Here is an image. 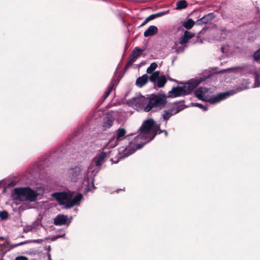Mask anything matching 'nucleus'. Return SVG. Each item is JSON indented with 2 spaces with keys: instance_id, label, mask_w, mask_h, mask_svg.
<instances>
[{
  "instance_id": "nucleus-10",
  "label": "nucleus",
  "mask_w": 260,
  "mask_h": 260,
  "mask_svg": "<svg viewBox=\"0 0 260 260\" xmlns=\"http://www.w3.org/2000/svg\"><path fill=\"white\" fill-rule=\"evenodd\" d=\"M208 88L201 87L195 91L194 94L199 100L207 101L209 98L208 96Z\"/></svg>"
},
{
  "instance_id": "nucleus-35",
  "label": "nucleus",
  "mask_w": 260,
  "mask_h": 260,
  "mask_svg": "<svg viewBox=\"0 0 260 260\" xmlns=\"http://www.w3.org/2000/svg\"><path fill=\"white\" fill-rule=\"evenodd\" d=\"M260 86V82L258 81V77L257 75L256 74L255 80V83H254V87H258Z\"/></svg>"
},
{
  "instance_id": "nucleus-25",
  "label": "nucleus",
  "mask_w": 260,
  "mask_h": 260,
  "mask_svg": "<svg viewBox=\"0 0 260 260\" xmlns=\"http://www.w3.org/2000/svg\"><path fill=\"white\" fill-rule=\"evenodd\" d=\"M118 140L115 137H113L108 143L106 147L108 148H113L115 147L118 145Z\"/></svg>"
},
{
  "instance_id": "nucleus-3",
  "label": "nucleus",
  "mask_w": 260,
  "mask_h": 260,
  "mask_svg": "<svg viewBox=\"0 0 260 260\" xmlns=\"http://www.w3.org/2000/svg\"><path fill=\"white\" fill-rule=\"evenodd\" d=\"M168 96L163 91L151 94L148 98V103L144 107L145 112H149L152 109L161 110L165 108L167 103Z\"/></svg>"
},
{
  "instance_id": "nucleus-9",
  "label": "nucleus",
  "mask_w": 260,
  "mask_h": 260,
  "mask_svg": "<svg viewBox=\"0 0 260 260\" xmlns=\"http://www.w3.org/2000/svg\"><path fill=\"white\" fill-rule=\"evenodd\" d=\"M146 101V99L144 96L134 97L127 101V103L129 106L134 108H144V102Z\"/></svg>"
},
{
  "instance_id": "nucleus-55",
  "label": "nucleus",
  "mask_w": 260,
  "mask_h": 260,
  "mask_svg": "<svg viewBox=\"0 0 260 260\" xmlns=\"http://www.w3.org/2000/svg\"><path fill=\"white\" fill-rule=\"evenodd\" d=\"M0 260H4V259H3V258H1Z\"/></svg>"
},
{
  "instance_id": "nucleus-11",
  "label": "nucleus",
  "mask_w": 260,
  "mask_h": 260,
  "mask_svg": "<svg viewBox=\"0 0 260 260\" xmlns=\"http://www.w3.org/2000/svg\"><path fill=\"white\" fill-rule=\"evenodd\" d=\"M215 17V16L213 13H208L198 19L196 21V24L198 25L206 24L211 22Z\"/></svg>"
},
{
  "instance_id": "nucleus-39",
  "label": "nucleus",
  "mask_w": 260,
  "mask_h": 260,
  "mask_svg": "<svg viewBox=\"0 0 260 260\" xmlns=\"http://www.w3.org/2000/svg\"><path fill=\"white\" fill-rule=\"evenodd\" d=\"M149 20H150L149 19V17H147L146 18V19L144 20V21L140 25V26H142L145 25Z\"/></svg>"
},
{
  "instance_id": "nucleus-53",
  "label": "nucleus",
  "mask_w": 260,
  "mask_h": 260,
  "mask_svg": "<svg viewBox=\"0 0 260 260\" xmlns=\"http://www.w3.org/2000/svg\"><path fill=\"white\" fill-rule=\"evenodd\" d=\"M0 239L4 240V237H0Z\"/></svg>"
},
{
  "instance_id": "nucleus-24",
  "label": "nucleus",
  "mask_w": 260,
  "mask_h": 260,
  "mask_svg": "<svg viewBox=\"0 0 260 260\" xmlns=\"http://www.w3.org/2000/svg\"><path fill=\"white\" fill-rule=\"evenodd\" d=\"M159 71H155L151 73V75L149 77L150 81L154 84L159 77Z\"/></svg>"
},
{
  "instance_id": "nucleus-48",
  "label": "nucleus",
  "mask_w": 260,
  "mask_h": 260,
  "mask_svg": "<svg viewBox=\"0 0 260 260\" xmlns=\"http://www.w3.org/2000/svg\"><path fill=\"white\" fill-rule=\"evenodd\" d=\"M19 246L18 243L14 244V246H13V247H16V246Z\"/></svg>"
},
{
  "instance_id": "nucleus-16",
  "label": "nucleus",
  "mask_w": 260,
  "mask_h": 260,
  "mask_svg": "<svg viewBox=\"0 0 260 260\" xmlns=\"http://www.w3.org/2000/svg\"><path fill=\"white\" fill-rule=\"evenodd\" d=\"M157 31L158 29L156 26L154 25H151L144 32V36L146 38L149 36H154L157 34Z\"/></svg>"
},
{
  "instance_id": "nucleus-17",
  "label": "nucleus",
  "mask_w": 260,
  "mask_h": 260,
  "mask_svg": "<svg viewBox=\"0 0 260 260\" xmlns=\"http://www.w3.org/2000/svg\"><path fill=\"white\" fill-rule=\"evenodd\" d=\"M144 51L143 49H140L138 47H136L133 50V52L130 56L129 59L135 62V59L141 55L142 52Z\"/></svg>"
},
{
  "instance_id": "nucleus-51",
  "label": "nucleus",
  "mask_w": 260,
  "mask_h": 260,
  "mask_svg": "<svg viewBox=\"0 0 260 260\" xmlns=\"http://www.w3.org/2000/svg\"><path fill=\"white\" fill-rule=\"evenodd\" d=\"M221 51L223 52L224 48L223 47H221Z\"/></svg>"
},
{
  "instance_id": "nucleus-54",
  "label": "nucleus",
  "mask_w": 260,
  "mask_h": 260,
  "mask_svg": "<svg viewBox=\"0 0 260 260\" xmlns=\"http://www.w3.org/2000/svg\"><path fill=\"white\" fill-rule=\"evenodd\" d=\"M118 190H119L118 189V190H116V192H118Z\"/></svg>"
},
{
  "instance_id": "nucleus-1",
  "label": "nucleus",
  "mask_w": 260,
  "mask_h": 260,
  "mask_svg": "<svg viewBox=\"0 0 260 260\" xmlns=\"http://www.w3.org/2000/svg\"><path fill=\"white\" fill-rule=\"evenodd\" d=\"M138 131L139 133L134 140L137 149H141L145 144L153 140L156 135L161 133L160 124H155L152 118L145 120Z\"/></svg>"
},
{
  "instance_id": "nucleus-14",
  "label": "nucleus",
  "mask_w": 260,
  "mask_h": 260,
  "mask_svg": "<svg viewBox=\"0 0 260 260\" xmlns=\"http://www.w3.org/2000/svg\"><path fill=\"white\" fill-rule=\"evenodd\" d=\"M195 36V34L190 31L185 30L182 35L179 39V43L180 45H185L189 40L192 39Z\"/></svg>"
},
{
  "instance_id": "nucleus-37",
  "label": "nucleus",
  "mask_w": 260,
  "mask_h": 260,
  "mask_svg": "<svg viewBox=\"0 0 260 260\" xmlns=\"http://www.w3.org/2000/svg\"><path fill=\"white\" fill-rule=\"evenodd\" d=\"M42 241H43V239H36V240H33L31 241L30 242L34 243L40 244L42 243Z\"/></svg>"
},
{
  "instance_id": "nucleus-23",
  "label": "nucleus",
  "mask_w": 260,
  "mask_h": 260,
  "mask_svg": "<svg viewBox=\"0 0 260 260\" xmlns=\"http://www.w3.org/2000/svg\"><path fill=\"white\" fill-rule=\"evenodd\" d=\"M194 24H196V22L192 19L189 18L184 22L183 26L187 29H190L193 27Z\"/></svg>"
},
{
  "instance_id": "nucleus-30",
  "label": "nucleus",
  "mask_w": 260,
  "mask_h": 260,
  "mask_svg": "<svg viewBox=\"0 0 260 260\" xmlns=\"http://www.w3.org/2000/svg\"><path fill=\"white\" fill-rule=\"evenodd\" d=\"M7 246V244L6 243H4L3 244H0V255L3 256L5 255V254L8 251V250L5 249V247Z\"/></svg>"
},
{
  "instance_id": "nucleus-26",
  "label": "nucleus",
  "mask_w": 260,
  "mask_h": 260,
  "mask_svg": "<svg viewBox=\"0 0 260 260\" xmlns=\"http://www.w3.org/2000/svg\"><path fill=\"white\" fill-rule=\"evenodd\" d=\"M169 10L161 11V12H159L157 13L150 15V16H148V17H149V19L151 20L153 19L156 17H160L162 15H164L165 14H167L169 13Z\"/></svg>"
},
{
  "instance_id": "nucleus-21",
  "label": "nucleus",
  "mask_w": 260,
  "mask_h": 260,
  "mask_svg": "<svg viewBox=\"0 0 260 260\" xmlns=\"http://www.w3.org/2000/svg\"><path fill=\"white\" fill-rule=\"evenodd\" d=\"M180 44L178 42H175L174 45L172 47V49L175 50V51L177 53H180L183 52L185 49L187 47L186 45H184L183 46H180L179 45Z\"/></svg>"
},
{
  "instance_id": "nucleus-36",
  "label": "nucleus",
  "mask_w": 260,
  "mask_h": 260,
  "mask_svg": "<svg viewBox=\"0 0 260 260\" xmlns=\"http://www.w3.org/2000/svg\"><path fill=\"white\" fill-rule=\"evenodd\" d=\"M15 260H28V258L24 256H18L15 258Z\"/></svg>"
},
{
  "instance_id": "nucleus-46",
  "label": "nucleus",
  "mask_w": 260,
  "mask_h": 260,
  "mask_svg": "<svg viewBox=\"0 0 260 260\" xmlns=\"http://www.w3.org/2000/svg\"><path fill=\"white\" fill-rule=\"evenodd\" d=\"M130 66L129 65H127V64H126L125 67H124V68L125 70H127Z\"/></svg>"
},
{
  "instance_id": "nucleus-33",
  "label": "nucleus",
  "mask_w": 260,
  "mask_h": 260,
  "mask_svg": "<svg viewBox=\"0 0 260 260\" xmlns=\"http://www.w3.org/2000/svg\"><path fill=\"white\" fill-rule=\"evenodd\" d=\"M195 106L201 108V109H202L204 111H206L208 110V105H203L201 104H199V103H196L195 104Z\"/></svg>"
},
{
  "instance_id": "nucleus-8",
  "label": "nucleus",
  "mask_w": 260,
  "mask_h": 260,
  "mask_svg": "<svg viewBox=\"0 0 260 260\" xmlns=\"http://www.w3.org/2000/svg\"><path fill=\"white\" fill-rule=\"evenodd\" d=\"M86 169L83 166L79 165L74 168L69 169L68 177L72 181H76L86 173Z\"/></svg>"
},
{
  "instance_id": "nucleus-31",
  "label": "nucleus",
  "mask_w": 260,
  "mask_h": 260,
  "mask_svg": "<svg viewBox=\"0 0 260 260\" xmlns=\"http://www.w3.org/2000/svg\"><path fill=\"white\" fill-rule=\"evenodd\" d=\"M9 217L8 212L5 210L0 211V218L2 220L7 219Z\"/></svg>"
},
{
  "instance_id": "nucleus-28",
  "label": "nucleus",
  "mask_w": 260,
  "mask_h": 260,
  "mask_svg": "<svg viewBox=\"0 0 260 260\" xmlns=\"http://www.w3.org/2000/svg\"><path fill=\"white\" fill-rule=\"evenodd\" d=\"M157 64L156 62H152L150 64V66L147 69V72L148 74H151L156 69Z\"/></svg>"
},
{
  "instance_id": "nucleus-40",
  "label": "nucleus",
  "mask_w": 260,
  "mask_h": 260,
  "mask_svg": "<svg viewBox=\"0 0 260 260\" xmlns=\"http://www.w3.org/2000/svg\"><path fill=\"white\" fill-rule=\"evenodd\" d=\"M169 80L171 81L176 82H177L178 84H183V83H182L181 82H178L176 80L173 79H172L171 78H169Z\"/></svg>"
},
{
  "instance_id": "nucleus-13",
  "label": "nucleus",
  "mask_w": 260,
  "mask_h": 260,
  "mask_svg": "<svg viewBox=\"0 0 260 260\" xmlns=\"http://www.w3.org/2000/svg\"><path fill=\"white\" fill-rule=\"evenodd\" d=\"M54 223L56 225H69L70 221L68 220V216L64 214H59L54 219Z\"/></svg>"
},
{
  "instance_id": "nucleus-42",
  "label": "nucleus",
  "mask_w": 260,
  "mask_h": 260,
  "mask_svg": "<svg viewBox=\"0 0 260 260\" xmlns=\"http://www.w3.org/2000/svg\"><path fill=\"white\" fill-rule=\"evenodd\" d=\"M134 62L133 61V60H131L130 59H129V60L127 61V62L126 63V64H127V65H129V66H132L133 64V63H134Z\"/></svg>"
},
{
  "instance_id": "nucleus-27",
  "label": "nucleus",
  "mask_w": 260,
  "mask_h": 260,
  "mask_svg": "<svg viewBox=\"0 0 260 260\" xmlns=\"http://www.w3.org/2000/svg\"><path fill=\"white\" fill-rule=\"evenodd\" d=\"M187 7V3L185 0L179 1L176 4V8L178 10L185 9Z\"/></svg>"
},
{
  "instance_id": "nucleus-41",
  "label": "nucleus",
  "mask_w": 260,
  "mask_h": 260,
  "mask_svg": "<svg viewBox=\"0 0 260 260\" xmlns=\"http://www.w3.org/2000/svg\"><path fill=\"white\" fill-rule=\"evenodd\" d=\"M29 243V242L27 241H23V242H21L20 243H18V245L19 246L20 245H23V244H27V243Z\"/></svg>"
},
{
  "instance_id": "nucleus-44",
  "label": "nucleus",
  "mask_w": 260,
  "mask_h": 260,
  "mask_svg": "<svg viewBox=\"0 0 260 260\" xmlns=\"http://www.w3.org/2000/svg\"><path fill=\"white\" fill-rule=\"evenodd\" d=\"M161 133H164L165 134V136L166 137L168 136V132H167V131L166 130H165V129L161 130Z\"/></svg>"
},
{
  "instance_id": "nucleus-6",
  "label": "nucleus",
  "mask_w": 260,
  "mask_h": 260,
  "mask_svg": "<svg viewBox=\"0 0 260 260\" xmlns=\"http://www.w3.org/2000/svg\"><path fill=\"white\" fill-rule=\"evenodd\" d=\"M14 190L15 194L22 201L35 202L37 199L38 194L29 187H18Z\"/></svg>"
},
{
  "instance_id": "nucleus-49",
  "label": "nucleus",
  "mask_w": 260,
  "mask_h": 260,
  "mask_svg": "<svg viewBox=\"0 0 260 260\" xmlns=\"http://www.w3.org/2000/svg\"><path fill=\"white\" fill-rule=\"evenodd\" d=\"M234 68H229L228 69L226 70V71H230V70H233Z\"/></svg>"
},
{
  "instance_id": "nucleus-29",
  "label": "nucleus",
  "mask_w": 260,
  "mask_h": 260,
  "mask_svg": "<svg viewBox=\"0 0 260 260\" xmlns=\"http://www.w3.org/2000/svg\"><path fill=\"white\" fill-rule=\"evenodd\" d=\"M65 152H67V151L65 150V149H61L59 148L56 151H55L51 155H50V158L51 157H55L56 155H58L60 154V153H62V154H64Z\"/></svg>"
},
{
  "instance_id": "nucleus-19",
  "label": "nucleus",
  "mask_w": 260,
  "mask_h": 260,
  "mask_svg": "<svg viewBox=\"0 0 260 260\" xmlns=\"http://www.w3.org/2000/svg\"><path fill=\"white\" fill-rule=\"evenodd\" d=\"M148 76L144 74L139 77L136 80V85L139 87L143 86L148 81Z\"/></svg>"
},
{
  "instance_id": "nucleus-18",
  "label": "nucleus",
  "mask_w": 260,
  "mask_h": 260,
  "mask_svg": "<svg viewBox=\"0 0 260 260\" xmlns=\"http://www.w3.org/2000/svg\"><path fill=\"white\" fill-rule=\"evenodd\" d=\"M167 82L165 75L159 76L155 83L154 84L155 88L163 87Z\"/></svg>"
},
{
  "instance_id": "nucleus-52",
  "label": "nucleus",
  "mask_w": 260,
  "mask_h": 260,
  "mask_svg": "<svg viewBox=\"0 0 260 260\" xmlns=\"http://www.w3.org/2000/svg\"><path fill=\"white\" fill-rule=\"evenodd\" d=\"M133 134H131V135H128V136H126V137H130L131 136H133Z\"/></svg>"
},
{
  "instance_id": "nucleus-4",
  "label": "nucleus",
  "mask_w": 260,
  "mask_h": 260,
  "mask_svg": "<svg viewBox=\"0 0 260 260\" xmlns=\"http://www.w3.org/2000/svg\"><path fill=\"white\" fill-rule=\"evenodd\" d=\"M53 196L60 205L64 206L67 209L78 205L83 198L82 194L79 193L72 199V194L66 192H55L53 194Z\"/></svg>"
},
{
  "instance_id": "nucleus-45",
  "label": "nucleus",
  "mask_w": 260,
  "mask_h": 260,
  "mask_svg": "<svg viewBox=\"0 0 260 260\" xmlns=\"http://www.w3.org/2000/svg\"><path fill=\"white\" fill-rule=\"evenodd\" d=\"M47 249L48 250L49 252L51 251V248L50 246H48L47 248Z\"/></svg>"
},
{
  "instance_id": "nucleus-47",
  "label": "nucleus",
  "mask_w": 260,
  "mask_h": 260,
  "mask_svg": "<svg viewBox=\"0 0 260 260\" xmlns=\"http://www.w3.org/2000/svg\"><path fill=\"white\" fill-rule=\"evenodd\" d=\"M39 168L41 167L42 166H43V163L42 162H39ZM38 168H39V167H38Z\"/></svg>"
},
{
  "instance_id": "nucleus-43",
  "label": "nucleus",
  "mask_w": 260,
  "mask_h": 260,
  "mask_svg": "<svg viewBox=\"0 0 260 260\" xmlns=\"http://www.w3.org/2000/svg\"><path fill=\"white\" fill-rule=\"evenodd\" d=\"M47 254V257H48V260H52V259H51V254H50V252H48V253H47V254Z\"/></svg>"
},
{
  "instance_id": "nucleus-50",
  "label": "nucleus",
  "mask_w": 260,
  "mask_h": 260,
  "mask_svg": "<svg viewBox=\"0 0 260 260\" xmlns=\"http://www.w3.org/2000/svg\"><path fill=\"white\" fill-rule=\"evenodd\" d=\"M50 159V158H47V159H45L44 160V162H45L47 161V160H48H48H49Z\"/></svg>"
},
{
  "instance_id": "nucleus-20",
  "label": "nucleus",
  "mask_w": 260,
  "mask_h": 260,
  "mask_svg": "<svg viewBox=\"0 0 260 260\" xmlns=\"http://www.w3.org/2000/svg\"><path fill=\"white\" fill-rule=\"evenodd\" d=\"M114 119L111 116H106L104 119L103 127L104 129L110 128L113 125Z\"/></svg>"
},
{
  "instance_id": "nucleus-5",
  "label": "nucleus",
  "mask_w": 260,
  "mask_h": 260,
  "mask_svg": "<svg viewBox=\"0 0 260 260\" xmlns=\"http://www.w3.org/2000/svg\"><path fill=\"white\" fill-rule=\"evenodd\" d=\"M183 102H184V101L174 102L170 105L169 109L164 110L161 113V119L162 120L167 122L172 116L177 114L184 110L186 106L182 103Z\"/></svg>"
},
{
  "instance_id": "nucleus-15",
  "label": "nucleus",
  "mask_w": 260,
  "mask_h": 260,
  "mask_svg": "<svg viewBox=\"0 0 260 260\" xmlns=\"http://www.w3.org/2000/svg\"><path fill=\"white\" fill-rule=\"evenodd\" d=\"M115 82V80L113 79L109 84L102 98L100 100L101 103H103L109 96V94L114 88Z\"/></svg>"
},
{
  "instance_id": "nucleus-7",
  "label": "nucleus",
  "mask_w": 260,
  "mask_h": 260,
  "mask_svg": "<svg viewBox=\"0 0 260 260\" xmlns=\"http://www.w3.org/2000/svg\"><path fill=\"white\" fill-rule=\"evenodd\" d=\"M106 157V153L102 151L99 155L94 157L92 162L88 168V171L91 172L95 175L98 172V167H100L104 161Z\"/></svg>"
},
{
  "instance_id": "nucleus-2",
  "label": "nucleus",
  "mask_w": 260,
  "mask_h": 260,
  "mask_svg": "<svg viewBox=\"0 0 260 260\" xmlns=\"http://www.w3.org/2000/svg\"><path fill=\"white\" fill-rule=\"evenodd\" d=\"M202 81L201 78L190 80L184 83L182 86L173 87L172 90L168 92L167 95L168 98H173L189 94Z\"/></svg>"
},
{
  "instance_id": "nucleus-12",
  "label": "nucleus",
  "mask_w": 260,
  "mask_h": 260,
  "mask_svg": "<svg viewBox=\"0 0 260 260\" xmlns=\"http://www.w3.org/2000/svg\"><path fill=\"white\" fill-rule=\"evenodd\" d=\"M231 95L230 92H225L223 93H219L217 95H214L212 97L208 98V102L210 104H215L223 100Z\"/></svg>"
},
{
  "instance_id": "nucleus-22",
  "label": "nucleus",
  "mask_w": 260,
  "mask_h": 260,
  "mask_svg": "<svg viewBox=\"0 0 260 260\" xmlns=\"http://www.w3.org/2000/svg\"><path fill=\"white\" fill-rule=\"evenodd\" d=\"M116 136L115 137L118 141L126 134V131L124 128H119L116 131Z\"/></svg>"
},
{
  "instance_id": "nucleus-38",
  "label": "nucleus",
  "mask_w": 260,
  "mask_h": 260,
  "mask_svg": "<svg viewBox=\"0 0 260 260\" xmlns=\"http://www.w3.org/2000/svg\"><path fill=\"white\" fill-rule=\"evenodd\" d=\"M134 152V150H132V151L131 150H129L127 152V154L126 155H125L124 156H120V158H124L125 157H126V156H128L129 155H131L132 153H133Z\"/></svg>"
},
{
  "instance_id": "nucleus-32",
  "label": "nucleus",
  "mask_w": 260,
  "mask_h": 260,
  "mask_svg": "<svg viewBox=\"0 0 260 260\" xmlns=\"http://www.w3.org/2000/svg\"><path fill=\"white\" fill-rule=\"evenodd\" d=\"M253 57L255 61L260 63V48L254 52Z\"/></svg>"
},
{
  "instance_id": "nucleus-34",
  "label": "nucleus",
  "mask_w": 260,
  "mask_h": 260,
  "mask_svg": "<svg viewBox=\"0 0 260 260\" xmlns=\"http://www.w3.org/2000/svg\"><path fill=\"white\" fill-rule=\"evenodd\" d=\"M32 229H33V226L32 225L25 226L23 228V232L27 233L28 232L31 231Z\"/></svg>"
}]
</instances>
